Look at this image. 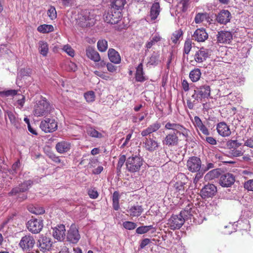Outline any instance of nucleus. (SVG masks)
<instances>
[{
    "mask_svg": "<svg viewBox=\"0 0 253 253\" xmlns=\"http://www.w3.org/2000/svg\"><path fill=\"white\" fill-rule=\"evenodd\" d=\"M179 5L181 11L185 12L189 7L190 1L189 0H181L179 2Z\"/></svg>",
    "mask_w": 253,
    "mask_h": 253,
    "instance_id": "47",
    "label": "nucleus"
},
{
    "mask_svg": "<svg viewBox=\"0 0 253 253\" xmlns=\"http://www.w3.org/2000/svg\"><path fill=\"white\" fill-rule=\"evenodd\" d=\"M84 97L87 102H92L95 100V93L93 91H88L84 93Z\"/></svg>",
    "mask_w": 253,
    "mask_h": 253,
    "instance_id": "48",
    "label": "nucleus"
},
{
    "mask_svg": "<svg viewBox=\"0 0 253 253\" xmlns=\"http://www.w3.org/2000/svg\"><path fill=\"white\" fill-rule=\"evenodd\" d=\"M65 226L63 224H60L53 229V236L58 241H62L65 238Z\"/></svg>",
    "mask_w": 253,
    "mask_h": 253,
    "instance_id": "21",
    "label": "nucleus"
},
{
    "mask_svg": "<svg viewBox=\"0 0 253 253\" xmlns=\"http://www.w3.org/2000/svg\"><path fill=\"white\" fill-rule=\"evenodd\" d=\"M6 114L12 125L18 128L20 125V120L16 117L15 115L11 111H7Z\"/></svg>",
    "mask_w": 253,
    "mask_h": 253,
    "instance_id": "34",
    "label": "nucleus"
},
{
    "mask_svg": "<svg viewBox=\"0 0 253 253\" xmlns=\"http://www.w3.org/2000/svg\"><path fill=\"white\" fill-rule=\"evenodd\" d=\"M219 173L218 170L217 169H214L208 172L206 174L205 178L207 180L213 179L217 177L219 175Z\"/></svg>",
    "mask_w": 253,
    "mask_h": 253,
    "instance_id": "44",
    "label": "nucleus"
},
{
    "mask_svg": "<svg viewBox=\"0 0 253 253\" xmlns=\"http://www.w3.org/2000/svg\"><path fill=\"white\" fill-rule=\"evenodd\" d=\"M48 157L56 163H60L61 162L59 157L56 156V155L53 153H51L48 155Z\"/></svg>",
    "mask_w": 253,
    "mask_h": 253,
    "instance_id": "61",
    "label": "nucleus"
},
{
    "mask_svg": "<svg viewBox=\"0 0 253 253\" xmlns=\"http://www.w3.org/2000/svg\"><path fill=\"white\" fill-rule=\"evenodd\" d=\"M161 11L160 5L159 2H154L150 8V16L151 20L154 21L157 18Z\"/></svg>",
    "mask_w": 253,
    "mask_h": 253,
    "instance_id": "27",
    "label": "nucleus"
},
{
    "mask_svg": "<svg viewBox=\"0 0 253 253\" xmlns=\"http://www.w3.org/2000/svg\"><path fill=\"white\" fill-rule=\"evenodd\" d=\"M65 65V69L68 71L75 72L77 69V64H63Z\"/></svg>",
    "mask_w": 253,
    "mask_h": 253,
    "instance_id": "62",
    "label": "nucleus"
},
{
    "mask_svg": "<svg viewBox=\"0 0 253 253\" xmlns=\"http://www.w3.org/2000/svg\"><path fill=\"white\" fill-rule=\"evenodd\" d=\"M192 48V42L189 40H186L184 43V53H183V57H184V60L183 62H186L185 60V58H187L186 62H189L188 61V54L190 52L191 49Z\"/></svg>",
    "mask_w": 253,
    "mask_h": 253,
    "instance_id": "35",
    "label": "nucleus"
},
{
    "mask_svg": "<svg viewBox=\"0 0 253 253\" xmlns=\"http://www.w3.org/2000/svg\"><path fill=\"white\" fill-rule=\"evenodd\" d=\"M87 134L92 137L95 138H101L102 137V134L99 132L97 130L93 128H90L87 131Z\"/></svg>",
    "mask_w": 253,
    "mask_h": 253,
    "instance_id": "49",
    "label": "nucleus"
},
{
    "mask_svg": "<svg viewBox=\"0 0 253 253\" xmlns=\"http://www.w3.org/2000/svg\"><path fill=\"white\" fill-rule=\"evenodd\" d=\"M126 3V0H112L109 7L114 10L122 11Z\"/></svg>",
    "mask_w": 253,
    "mask_h": 253,
    "instance_id": "31",
    "label": "nucleus"
},
{
    "mask_svg": "<svg viewBox=\"0 0 253 253\" xmlns=\"http://www.w3.org/2000/svg\"><path fill=\"white\" fill-rule=\"evenodd\" d=\"M182 31L181 30L176 31L173 34L171 40L174 43H176L180 37L182 35Z\"/></svg>",
    "mask_w": 253,
    "mask_h": 253,
    "instance_id": "55",
    "label": "nucleus"
},
{
    "mask_svg": "<svg viewBox=\"0 0 253 253\" xmlns=\"http://www.w3.org/2000/svg\"><path fill=\"white\" fill-rule=\"evenodd\" d=\"M120 194L118 191H115L113 194L112 201L113 207L115 210L118 211L120 208L119 206Z\"/></svg>",
    "mask_w": 253,
    "mask_h": 253,
    "instance_id": "39",
    "label": "nucleus"
},
{
    "mask_svg": "<svg viewBox=\"0 0 253 253\" xmlns=\"http://www.w3.org/2000/svg\"><path fill=\"white\" fill-rule=\"evenodd\" d=\"M143 211V209L140 206H132L129 210L131 216L135 217L139 216Z\"/></svg>",
    "mask_w": 253,
    "mask_h": 253,
    "instance_id": "36",
    "label": "nucleus"
},
{
    "mask_svg": "<svg viewBox=\"0 0 253 253\" xmlns=\"http://www.w3.org/2000/svg\"><path fill=\"white\" fill-rule=\"evenodd\" d=\"M201 75L200 70L197 68L192 70L189 74V78L193 82L199 80Z\"/></svg>",
    "mask_w": 253,
    "mask_h": 253,
    "instance_id": "38",
    "label": "nucleus"
},
{
    "mask_svg": "<svg viewBox=\"0 0 253 253\" xmlns=\"http://www.w3.org/2000/svg\"><path fill=\"white\" fill-rule=\"evenodd\" d=\"M97 48L100 52L105 51L108 48V42L106 40H99L97 42Z\"/></svg>",
    "mask_w": 253,
    "mask_h": 253,
    "instance_id": "42",
    "label": "nucleus"
},
{
    "mask_svg": "<svg viewBox=\"0 0 253 253\" xmlns=\"http://www.w3.org/2000/svg\"><path fill=\"white\" fill-rule=\"evenodd\" d=\"M226 145L229 149H235L240 146L241 145V143L238 142L236 140H230L227 142Z\"/></svg>",
    "mask_w": 253,
    "mask_h": 253,
    "instance_id": "51",
    "label": "nucleus"
},
{
    "mask_svg": "<svg viewBox=\"0 0 253 253\" xmlns=\"http://www.w3.org/2000/svg\"><path fill=\"white\" fill-rule=\"evenodd\" d=\"M26 226L31 233L34 234H38L43 228V220L37 218H32L27 222Z\"/></svg>",
    "mask_w": 253,
    "mask_h": 253,
    "instance_id": "8",
    "label": "nucleus"
},
{
    "mask_svg": "<svg viewBox=\"0 0 253 253\" xmlns=\"http://www.w3.org/2000/svg\"><path fill=\"white\" fill-rule=\"evenodd\" d=\"M216 130L218 133L222 137H228L231 133L229 126L224 122H220L217 124Z\"/></svg>",
    "mask_w": 253,
    "mask_h": 253,
    "instance_id": "22",
    "label": "nucleus"
},
{
    "mask_svg": "<svg viewBox=\"0 0 253 253\" xmlns=\"http://www.w3.org/2000/svg\"><path fill=\"white\" fill-rule=\"evenodd\" d=\"M35 243V239L34 236L30 234H28L21 238L19 246L23 251H27L32 249Z\"/></svg>",
    "mask_w": 253,
    "mask_h": 253,
    "instance_id": "9",
    "label": "nucleus"
},
{
    "mask_svg": "<svg viewBox=\"0 0 253 253\" xmlns=\"http://www.w3.org/2000/svg\"><path fill=\"white\" fill-rule=\"evenodd\" d=\"M208 18V15L207 13H198L195 17L194 21L196 24H200L207 20Z\"/></svg>",
    "mask_w": 253,
    "mask_h": 253,
    "instance_id": "40",
    "label": "nucleus"
},
{
    "mask_svg": "<svg viewBox=\"0 0 253 253\" xmlns=\"http://www.w3.org/2000/svg\"><path fill=\"white\" fill-rule=\"evenodd\" d=\"M244 145L248 147L253 148V138H250L245 141Z\"/></svg>",
    "mask_w": 253,
    "mask_h": 253,
    "instance_id": "64",
    "label": "nucleus"
},
{
    "mask_svg": "<svg viewBox=\"0 0 253 253\" xmlns=\"http://www.w3.org/2000/svg\"><path fill=\"white\" fill-rule=\"evenodd\" d=\"M40 127L46 133L52 132L57 129V123L54 119L46 118L41 122Z\"/></svg>",
    "mask_w": 253,
    "mask_h": 253,
    "instance_id": "11",
    "label": "nucleus"
},
{
    "mask_svg": "<svg viewBox=\"0 0 253 253\" xmlns=\"http://www.w3.org/2000/svg\"><path fill=\"white\" fill-rule=\"evenodd\" d=\"M235 181V177L230 173H226L220 175L219 183L223 187H231Z\"/></svg>",
    "mask_w": 253,
    "mask_h": 253,
    "instance_id": "16",
    "label": "nucleus"
},
{
    "mask_svg": "<svg viewBox=\"0 0 253 253\" xmlns=\"http://www.w3.org/2000/svg\"><path fill=\"white\" fill-rule=\"evenodd\" d=\"M193 40L197 42H204L208 38L206 29L201 28L197 29L192 35Z\"/></svg>",
    "mask_w": 253,
    "mask_h": 253,
    "instance_id": "20",
    "label": "nucleus"
},
{
    "mask_svg": "<svg viewBox=\"0 0 253 253\" xmlns=\"http://www.w3.org/2000/svg\"><path fill=\"white\" fill-rule=\"evenodd\" d=\"M32 184L33 181L31 180L25 181L20 184L18 187L13 188L11 192L9 193V195H16L19 192H24L27 191Z\"/></svg>",
    "mask_w": 253,
    "mask_h": 253,
    "instance_id": "23",
    "label": "nucleus"
},
{
    "mask_svg": "<svg viewBox=\"0 0 253 253\" xmlns=\"http://www.w3.org/2000/svg\"><path fill=\"white\" fill-rule=\"evenodd\" d=\"M161 126V124L159 122H156L150 125L146 128L142 130L141 132V135L143 137H146L148 136H150V134L151 133L156 132L160 128Z\"/></svg>",
    "mask_w": 253,
    "mask_h": 253,
    "instance_id": "24",
    "label": "nucleus"
},
{
    "mask_svg": "<svg viewBox=\"0 0 253 253\" xmlns=\"http://www.w3.org/2000/svg\"><path fill=\"white\" fill-rule=\"evenodd\" d=\"M232 18L230 12L227 10H222L216 16V20L220 24L226 25Z\"/></svg>",
    "mask_w": 253,
    "mask_h": 253,
    "instance_id": "19",
    "label": "nucleus"
},
{
    "mask_svg": "<svg viewBox=\"0 0 253 253\" xmlns=\"http://www.w3.org/2000/svg\"><path fill=\"white\" fill-rule=\"evenodd\" d=\"M153 228H154L153 226L151 225L140 226L136 229V232L138 234H143L148 232Z\"/></svg>",
    "mask_w": 253,
    "mask_h": 253,
    "instance_id": "45",
    "label": "nucleus"
},
{
    "mask_svg": "<svg viewBox=\"0 0 253 253\" xmlns=\"http://www.w3.org/2000/svg\"><path fill=\"white\" fill-rule=\"evenodd\" d=\"M70 148V143L64 141L58 142L55 146L56 151L60 154L67 152Z\"/></svg>",
    "mask_w": 253,
    "mask_h": 253,
    "instance_id": "28",
    "label": "nucleus"
},
{
    "mask_svg": "<svg viewBox=\"0 0 253 253\" xmlns=\"http://www.w3.org/2000/svg\"><path fill=\"white\" fill-rule=\"evenodd\" d=\"M178 178L179 179L174 184V193L177 197L181 198L180 196L184 195L185 192L184 185L188 181L187 177L184 174L181 173L178 175Z\"/></svg>",
    "mask_w": 253,
    "mask_h": 253,
    "instance_id": "5",
    "label": "nucleus"
},
{
    "mask_svg": "<svg viewBox=\"0 0 253 253\" xmlns=\"http://www.w3.org/2000/svg\"><path fill=\"white\" fill-rule=\"evenodd\" d=\"M185 220L181 215L172 214L168 221L167 225L171 230L180 229L183 225Z\"/></svg>",
    "mask_w": 253,
    "mask_h": 253,
    "instance_id": "10",
    "label": "nucleus"
},
{
    "mask_svg": "<svg viewBox=\"0 0 253 253\" xmlns=\"http://www.w3.org/2000/svg\"><path fill=\"white\" fill-rule=\"evenodd\" d=\"M194 206L192 204L188 203L185 209L180 212L179 214L183 216V218H185V220L191 219L193 216L194 211L192 210V208Z\"/></svg>",
    "mask_w": 253,
    "mask_h": 253,
    "instance_id": "30",
    "label": "nucleus"
},
{
    "mask_svg": "<svg viewBox=\"0 0 253 253\" xmlns=\"http://www.w3.org/2000/svg\"><path fill=\"white\" fill-rule=\"evenodd\" d=\"M143 159L137 155H132L126 159V165L127 170L130 172L138 171L143 165Z\"/></svg>",
    "mask_w": 253,
    "mask_h": 253,
    "instance_id": "4",
    "label": "nucleus"
},
{
    "mask_svg": "<svg viewBox=\"0 0 253 253\" xmlns=\"http://www.w3.org/2000/svg\"><path fill=\"white\" fill-rule=\"evenodd\" d=\"M161 37L159 35H154L150 40V41L147 42L146 44V47L147 49L151 48L153 45H155L157 42H159L161 40Z\"/></svg>",
    "mask_w": 253,
    "mask_h": 253,
    "instance_id": "43",
    "label": "nucleus"
},
{
    "mask_svg": "<svg viewBox=\"0 0 253 253\" xmlns=\"http://www.w3.org/2000/svg\"><path fill=\"white\" fill-rule=\"evenodd\" d=\"M166 130H172L168 133L163 140V144L169 148L178 145L179 139L178 135H181L187 140L189 136L190 130L179 123L168 122L165 126Z\"/></svg>",
    "mask_w": 253,
    "mask_h": 253,
    "instance_id": "1",
    "label": "nucleus"
},
{
    "mask_svg": "<svg viewBox=\"0 0 253 253\" xmlns=\"http://www.w3.org/2000/svg\"><path fill=\"white\" fill-rule=\"evenodd\" d=\"M28 210L30 212L36 215L43 214L45 212L43 208L38 205H29L28 206Z\"/></svg>",
    "mask_w": 253,
    "mask_h": 253,
    "instance_id": "33",
    "label": "nucleus"
},
{
    "mask_svg": "<svg viewBox=\"0 0 253 253\" xmlns=\"http://www.w3.org/2000/svg\"><path fill=\"white\" fill-rule=\"evenodd\" d=\"M217 192L216 187L212 184L206 185L201 190V195L204 198L213 197Z\"/></svg>",
    "mask_w": 253,
    "mask_h": 253,
    "instance_id": "17",
    "label": "nucleus"
},
{
    "mask_svg": "<svg viewBox=\"0 0 253 253\" xmlns=\"http://www.w3.org/2000/svg\"><path fill=\"white\" fill-rule=\"evenodd\" d=\"M47 15L51 19H55L57 17V13L55 8L54 6H50L47 11Z\"/></svg>",
    "mask_w": 253,
    "mask_h": 253,
    "instance_id": "54",
    "label": "nucleus"
},
{
    "mask_svg": "<svg viewBox=\"0 0 253 253\" xmlns=\"http://www.w3.org/2000/svg\"><path fill=\"white\" fill-rule=\"evenodd\" d=\"M143 144L145 149L149 152H154L159 147V143L158 141L150 136L145 137Z\"/></svg>",
    "mask_w": 253,
    "mask_h": 253,
    "instance_id": "18",
    "label": "nucleus"
},
{
    "mask_svg": "<svg viewBox=\"0 0 253 253\" xmlns=\"http://www.w3.org/2000/svg\"><path fill=\"white\" fill-rule=\"evenodd\" d=\"M39 51L41 54L46 56L48 51V45L47 42L43 41L39 42Z\"/></svg>",
    "mask_w": 253,
    "mask_h": 253,
    "instance_id": "41",
    "label": "nucleus"
},
{
    "mask_svg": "<svg viewBox=\"0 0 253 253\" xmlns=\"http://www.w3.org/2000/svg\"><path fill=\"white\" fill-rule=\"evenodd\" d=\"M37 30L43 34L48 33L54 31V27L52 25L43 24L40 25Z\"/></svg>",
    "mask_w": 253,
    "mask_h": 253,
    "instance_id": "37",
    "label": "nucleus"
},
{
    "mask_svg": "<svg viewBox=\"0 0 253 253\" xmlns=\"http://www.w3.org/2000/svg\"><path fill=\"white\" fill-rule=\"evenodd\" d=\"M233 40L232 33L225 30H220L216 35V41L218 43L229 44Z\"/></svg>",
    "mask_w": 253,
    "mask_h": 253,
    "instance_id": "13",
    "label": "nucleus"
},
{
    "mask_svg": "<svg viewBox=\"0 0 253 253\" xmlns=\"http://www.w3.org/2000/svg\"><path fill=\"white\" fill-rule=\"evenodd\" d=\"M123 226L125 229L131 230L134 229L136 227L137 225L133 222L126 221L123 223Z\"/></svg>",
    "mask_w": 253,
    "mask_h": 253,
    "instance_id": "50",
    "label": "nucleus"
},
{
    "mask_svg": "<svg viewBox=\"0 0 253 253\" xmlns=\"http://www.w3.org/2000/svg\"><path fill=\"white\" fill-rule=\"evenodd\" d=\"M62 50L71 57H74L75 55V50L69 44L64 45Z\"/></svg>",
    "mask_w": 253,
    "mask_h": 253,
    "instance_id": "53",
    "label": "nucleus"
},
{
    "mask_svg": "<svg viewBox=\"0 0 253 253\" xmlns=\"http://www.w3.org/2000/svg\"><path fill=\"white\" fill-rule=\"evenodd\" d=\"M86 54L88 58L94 62H98L100 59L99 53L91 46L86 48Z\"/></svg>",
    "mask_w": 253,
    "mask_h": 253,
    "instance_id": "29",
    "label": "nucleus"
},
{
    "mask_svg": "<svg viewBox=\"0 0 253 253\" xmlns=\"http://www.w3.org/2000/svg\"><path fill=\"white\" fill-rule=\"evenodd\" d=\"M94 18L93 11L85 9L78 14L77 23L79 26L82 28L90 27L94 25Z\"/></svg>",
    "mask_w": 253,
    "mask_h": 253,
    "instance_id": "2",
    "label": "nucleus"
},
{
    "mask_svg": "<svg viewBox=\"0 0 253 253\" xmlns=\"http://www.w3.org/2000/svg\"><path fill=\"white\" fill-rule=\"evenodd\" d=\"M19 167L20 161L18 160L12 165L10 173L13 175L16 174L17 173V170L19 169Z\"/></svg>",
    "mask_w": 253,
    "mask_h": 253,
    "instance_id": "56",
    "label": "nucleus"
},
{
    "mask_svg": "<svg viewBox=\"0 0 253 253\" xmlns=\"http://www.w3.org/2000/svg\"><path fill=\"white\" fill-rule=\"evenodd\" d=\"M204 124L198 116H195L194 118L193 125L197 128Z\"/></svg>",
    "mask_w": 253,
    "mask_h": 253,
    "instance_id": "59",
    "label": "nucleus"
},
{
    "mask_svg": "<svg viewBox=\"0 0 253 253\" xmlns=\"http://www.w3.org/2000/svg\"><path fill=\"white\" fill-rule=\"evenodd\" d=\"M88 194L89 197L93 199H96L98 196V193L95 189H89L88 190Z\"/></svg>",
    "mask_w": 253,
    "mask_h": 253,
    "instance_id": "58",
    "label": "nucleus"
},
{
    "mask_svg": "<svg viewBox=\"0 0 253 253\" xmlns=\"http://www.w3.org/2000/svg\"><path fill=\"white\" fill-rule=\"evenodd\" d=\"M122 17V12L113 10L109 7V9L107 13L104 15V19L106 22L111 24H115L118 23L121 19Z\"/></svg>",
    "mask_w": 253,
    "mask_h": 253,
    "instance_id": "6",
    "label": "nucleus"
},
{
    "mask_svg": "<svg viewBox=\"0 0 253 253\" xmlns=\"http://www.w3.org/2000/svg\"><path fill=\"white\" fill-rule=\"evenodd\" d=\"M61 1L64 6L69 7L72 6L75 0H61Z\"/></svg>",
    "mask_w": 253,
    "mask_h": 253,
    "instance_id": "63",
    "label": "nucleus"
},
{
    "mask_svg": "<svg viewBox=\"0 0 253 253\" xmlns=\"http://www.w3.org/2000/svg\"><path fill=\"white\" fill-rule=\"evenodd\" d=\"M202 166V162L200 158L193 156L190 157L186 164L187 169L191 172H198Z\"/></svg>",
    "mask_w": 253,
    "mask_h": 253,
    "instance_id": "14",
    "label": "nucleus"
},
{
    "mask_svg": "<svg viewBox=\"0 0 253 253\" xmlns=\"http://www.w3.org/2000/svg\"><path fill=\"white\" fill-rule=\"evenodd\" d=\"M126 157L125 155H120L119 156V161L117 165V169L119 171H121V168L124 165L125 162H126Z\"/></svg>",
    "mask_w": 253,
    "mask_h": 253,
    "instance_id": "52",
    "label": "nucleus"
},
{
    "mask_svg": "<svg viewBox=\"0 0 253 253\" xmlns=\"http://www.w3.org/2000/svg\"><path fill=\"white\" fill-rule=\"evenodd\" d=\"M51 106L45 99L42 98L35 105L33 114L37 117L46 116L50 113Z\"/></svg>",
    "mask_w": 253,
    "mask_h": 253,
    "instance_id": "3",
    "label": "nucleus"
},
{
    "mask_svg": "<svg viewBox=\"0 0 253 253\" xmlns=\"http://www.w3.org/2000/svg\"><path fill=\"white\" fill-rule=\"evenodd\" d=\"M20 75L22 76H29L32 74V70L30 68L21 69L20 71Z\"/></svg>",
    "mask_w": 253,
    "mask_h": 253,
    "instance_id": "60",
    "label": "nucleus"
},
{
    "mask_svg": "<svg viewBox=\"0 0 253 253\" xmlns=\"http://www.w3.org/2000/svg\"><path fill=\"white\" fill-rule=\"evenodd\" d=\"M211 94V87L208 85H204L197 87L194 90V93L192 95V99L202 100L203 99L208 98Z\"/></svg>",
    "mask_w": 253,
    "mask_h": 253,
    "instance_id": "7",
    "label": "nucleus"
},
{
    "mask_svg": "<svg viewBox=\"0 0 253 253\" xmlns=\"http://www.w3.org/2000/svg\"><path fill=\"white\" fill-rule=\"evenodd\" d=\"M17 94V90L15 89H9L0 91V96L2 97L13 96Z\"/></svg>",
    "mask_w": 253,
    "mask_h": 253,
    "instance_id": "46",
    "label": "nucleus"
},
{
    "mask_svg": "<svg viewBox=\"0 0 253 253\" xmlns=\"http://www.w3.org/2000/svg\"><path fill=\"white\" fill-rule=\"evenodd\" d=\"M209 56V50L202 47L195 53L194 59L197 62L201 63L205 61Z\"/></svg>",
    "mask_w": 253,
    "mask_h": 253,
    "instance_id": "25",
    "label": "nucleus"
},
{
    "mask_svg": "<svg viewBox=\"0 0 253 253\" xmlns=\"http://www.w3.org/2000/svg\"><path fill=\"white\" fill-rule=\"evenodd\" d=\"M142 65L143 64H139L136 68L135 78L136 81L138 82H143L146 80V79L144 76Z\"/></svg>",
    "mask_w": 253,
    "mask_h": 253,
    "instance_id": "32",
    "label": "nucleus"
},
{
    "mask_svg": "<svg viewBox=\"0 0 253 253\" xmlns=\"http://www.w3.org/2000/svg\"><path fill=\"white\" fill-rule=\"evenodd\" d=\"M244 186L248 191H253V179H250L246 181Z\"/></svg>",
    "mask_w": 253,
    "mask_h": 253,
    "instance_id": "57",
    "label": "nucleus"
},
{
    "mask_svg": "<svg viewBox=\"0 0 253 253\" xmlns=\"http://www.w3.org/2000/svg\"><path fill=\"white\" fill-rule=\"evenodd\" d=\"M80 238L78 229L75 224L71 225L67 234V241L73 244H76Z\"/></svg>",
    "mask_w": 253,
    "mask_h": 253,
    "instance_id": "15",
    "label": "nucleus"
},
{
    "mask_svg": "<svg viewBox=\"0 0 253 253\" xmlns=\"http://www.w3.org/2000/svg\"><path fill=\"white\" fill-rule=\"evenodd\" d=\"M52 243L50 238L42 235L38 240L37 247L39 251L44 253L51 250Z\"/></svg>",
    "mask_w": 253,
    "mask_h": 253,
    "instance_id": "12",
    "label": "nucleus"
},
{
    "mask_svg": "<svg viewBox=\"0 0 253 253\" xmlns=\"http://www.w3.org/2000/svg\"><path fill=\"white\" fill-rule=\"evenodd\" d=\"M108 56L112 63H120L121 61L119 53L113 48H110L108 51Z\"/></svg>",
    "mask_w": 253,
    "mask_h": 253,
    "instance_id": "26",
    "label": "nucleus"
}]
</instances>
